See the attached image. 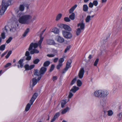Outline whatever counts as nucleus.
<instances>
[{"label":"nucleus","mask_w":122,"mask_h":122,"mask_svg":"<svg viewBox=\"0 0 122 122\" xmlns=\"http://www.w3.org/2000/svg\"><path fill=\"white\" fill-rule=\"evenodd\" d=\"M22 15V13L21 12L17 16L20 17L18 20L19 22L22 24H29L31 22L30 20L32 18V16L29 14Z\"/></svg>","instance_id":"f257e3e1"},{"label":"nucleus","mask_w":122,"mask_h":122,"mask_svg":"<svg viewBox=\"0 0 122 122\" xmlns=\"http://www.w3.org/2000/svg\"><path fill=\"white\" fill-rule=\"evenodd\" d=\"M38 46L37 44L36 43H31L28 49L29 51H30V54H33L35 53H39V51L35 49L37 48Z\"/></svg>","instance_id":"f03ea898"},{"label":"nucleus","mask_w":122,"mask_h":122,"mask_svg":"<svg viewBox=\"0 0 122 122\" xmlns=\"http://www.w3.org/2000/svg\"><path fill=\"white\" fill-rule=\"evenodd\" d=\"M9 5V1L5 0H3L2 3V7L0 11V14L1 15H3L6 10L8 6Z\"/></svg>","instance_id":"7ed1b4c3"},{"label":"nucleus","mask_w":122,"mask_h":122,"mask_svg":"<svg viewBox=\"0 0 122 122\" xmlns=\"http://www.w3.org/2000/svg\"><path fill=\"white\" fill-rule=\"evenodd\" d=\"M26 7L27 8H28L29 7L28 5L25 3H23L19 5V10L17 9L15 10V12L18 13L20 11H23L25 9V7Z\"/></svg>","instance_id":"20e7f679"},{"label":"nucleus","mask_w":122,"mask_h":122,"mask_svg":"<svg viewBox=\"0 0 122 122\" xmlns=\"http://www.w3.org/2000/svg\"><path fill=\"white\" fill-rule=\"evenodd\" d=\"M62 34L63 36L67 39H70L72 36L71 33L70 32H66L64 30L62 31Z\"/></svg>","instance_id":"39448f33"},{"label":"nucleus","mask_w":122,"mask_h":122,"mask_svg":"<svg viewBox=\"0 0 122 122\" xmlns=\"http://www.w3.org/2000/svg\"><path fill=\"white\" fill-rule=\"evenodd\" d=\"M101 98L105 97L109 94L108 91L105 89L100 90Z\"/></svg>","instance_id":"423d86ee"},{"label":"nucleus","mask_w":122,"mask_h":122,"mask_svg":"<svg viewBox=\"0 0 122 122\" xmlns=\"http://www.w3.org/2000/svg\"><path fill=\"white\" fill-rule=\"evenodd\" d=\"M41 78V77H39L37 79V80H36L35 78H33L32 79V80L30 82V85H31L32 86H34L35 85H36L37 82L40 80Z\"/></svg>","instance_id":"0eeeda50"},{"label":"nucleus","mask_w":122,"mask_h":122,"mask_svg":"<svg viewBox=\"0 0 122 122\" xmlns=\"http://www.w3.org/2000/svg\"><path fill=\"white\" fill-rule=\"evenodd\" d=\"M55 39L57 42L60 43H63L64 41V39L59 36H56L55 38Z\"/></svg>","instance_id":"6e6552de"},{"label":"nucleus","mask_w":122,"mask_h":122,"mask_svg":"<svg viewBox=\"0 0 122 122\" xmlns=\"http://www.w3.org/2000/svg\"><path fill=\"white\" fill-rule=\"evenodd\" d=\"M93 95L95 97L99 98H101L100 90L95 91L93 93Z\"/></svg>","instance_id":"1a4fd4ad"},{"label":"nucleus","mask_w":122,"mask_h":122,"mask_svg":"<svg viewBox=\"0 0 122 122\" xmlns=\"http://www.w3.org/2000/svg\"><path fill=\"white\" fill-rule=\"evenodd\" d=\"M84 72V69L83 68H81L79 72L78 76L80 78H82L83 77Z\"/></svg>","instance_id":"9d476101"},{"label":"nucleus","mask_w":122,"mask_h":122,"mask_svg":"<svg viewBox=\"0 0 122 122\" xmlns=\"http://www.w3.org/2000/svg\"><path fill=\"white\" fill-rule=\"evenodd\" d=\"M34 66L35 65L33 64L31 65L30 66L28 64H27L24 67L25 69V70H30L33 68Z\"/></svg>","instance_id":"9b49d317"},{"label":"nucleus","mask_w":122,"mask_h":122,"mask_svg":"<svg viewBox=\"0 0 122 122\" xmlns=\"http://www.w3.org/2000/svg\"><path fill=\"white\" fill-rule=\"evenodd\" d=\"M83 22V21L82 20L81 22L79 23L77 25L78 27L80 28L81 30L83 29L85 27V25Z\"/></svg>","instance_id":"f8f14e48"},{"label":"nucleus","mask_w":122,"mask_h":122,"mask_svg":"<svg viewBox=\"0 0 122 122\" xmlns=\"http://www.w3.org/2000/svg\"><path fill=\"white\" fill-rule=\"evenodd\" d=\"M38 95V94L36 93H35L33 95L30 101L32 102V104L33 103L35 100L36 99Z\"/></svg>","instance_id":"ddd939ff"},{"label":"nucleus","mask_w":122,"mask_h":122,"mask_svg":"<svg viewBox=\"0 0 122 122\" xmlns=\"http://www.w3.org/2000/svg\"><path fill=\"white\" fill-rule=\"evenodd\" d=\"M51 32L55 34H58L59 32V30L56 27H54L51 29Z\"/></svg>","instance_id":"4468645a"},{"label":"nucleus","mask_w":122,"mask_h":122,"mask_svg":"<svg viewBox=\"0 0 122 122\" xmlns=\"http://www.w3.org/2000/svg\"><path fill=\"white\" fill-rule=\"evenodd\" d=\"M60 115V113L59 112L56 113L54 115L53 117L51 120L50 122H53L58 118Z\"/></svg>","instance_id":"2eb2a0df"},{"label":"nucleus","mask_w":122,"mask_h":122,"mask_svg":"<svg viewBox=\"0 0 122 122\" xmlns=\"http://www.w3.org/2000/svg\"><path fill=\"white\" fill-rule=\"evenodd\" d=\"M32 102H30V103H28L27 105H26L25 110L26 112H27L30 109L31 106L33 104H32Z\"/></svg>","instance_id":"dca6fc26"},{"label":"nucleus","mask_w":122,"mask_h":122,"mask_svg":"<svg viewBox=\"0 0 122 122\" xmlns=\"http://www.w3.org/2000/svg\"><path fill=\"white\" fill-rule=\"evenodd\" d=\"M23 60L22 59H20L18 61V63L19 64L18 65V68H19L20 67L22 68L23 67Z\"/></svg>","instance_id":"f3484780"},{"label":"nucleus","mask_w":122,"mask_h":122,"mask_svg":"<svg viewBox=\"0 0 122 122\" xmlns=\"http://www.w3.org/2000/svg\"><path fill=\"white\" fill-rule=\"evenodd\" d=\"M79 88L76 86H73L70 90V92H72L74 93H75L76 91L78 90Z\"/></svg>","instance_id":"a211bd4d"},{"label":"nucleus","mask_w":122,"mask_h":122,"mask_svg":"<svg viewBox=\"0 0 122 122\" xmlns=\"http://www.w3.org/2000/svg\"><path fill=\"white\" fill-rule=\"evenodd\" d=\"M71 63V60H69L66 63V70H67L69 68L71 67L70 66Z\"/></svg>","instance_id":"6ab92c4d"},{"label":"nucleus","mask_w":122,"mask_h":122,"mask_svg":"<svg viewBox=\"0 0 122 122\" xmlns=\"http://www.w3.org/2000/svg\"><path fill=\"white\" fill-rule=\"evenodd\" d=\"M77 5H75L73 6L72 7L70 10L69 12L70 13H72L76 8L77 7Z\"/></svg>","instance_id":"aec40b11"},{"label":"nucleus","mask_w":122,"mask_h":122,"mask_svg":"<svg viewBox=\"0 0 122 122\" xmlns=\"http://www.w3.org/2000/svg\"><path fill=\"white\" fill-rule=\"evenodd\" d=\"M63 28L65 30L68 31H71V28L69 26L66 25L64 24Z\"/></svg>","instance_id":"412c9836"},{"label":"nucleus","mask_w":122,"mask_h":122,"mask_svg":"<svg viewBox=\"0 0 122 122\" xmlns=\"http://www.w3.org/2000/svg\"><path fill=\"white\" fill-rule=\"evenodd\" d=\"M46 70V68L44 67H42L41 69L40 72L41 74H43Z\"/></svg>","instance_id":"4be33fe9"},{"label":"nucleus","mask_w":122,"mask_h":122,"mask_svg":"<svg viewBox=\"0 0 122 122\" xmlns=\"http://www.w3.org/2000/svg\"><path fill=\"white\" fill-rule=\"evenodd\" d=\"M62 16L61 14L59 13L56 16V21L59 20L61 18Z\"/></svg>","instance_id":"5701e85b"},{"label":"nucleus","mask_w":122,"mask_h":122,"mask_svg":"<svg viewBox=\"0 0 122 122\" xmlns=\"http://www.w3.org/2000/svg\"><path fill=\"white\" fill-rule=\"evenodd\" d=\"M107 115L109 116H112L113 113V111L112 110H110L107 112Z\"/></svg>","instance_id":"b1692460"},{"label":"nucleus","mask_w":122,"mask_h":122,"mask_svg":"<svg viewBox=\"0 0 122 122\" xmlns=\"http://www.w3.org/2000/svg\"><path fill=\"white\" fill-rule=\"evenodd\" d=\"M118 120L120 121L122 120V112L120 113L117 115Z\"/></svg>","instance_id":"393cba45"},{"label":"nucleus","mask_w":122,"mask_h":122,"mask_svg":"<svg viewBox=\"0 0 122 122\" xmlns=\"http://www.w3.org/2000/svg\"><path fill=\"white\" fill-rule=\"evenodd\" d=\"M91 16L90 15H88L87 16L85 19V21L86 23L89 22L91 20Z\"/></svg>","instance_id":"a878e982"},{"label":"nucleus","mask_w":122,"mask_h":122,"mask_svg":"<svg viewBox=\"0 0 122 122\" xmlns=\"http://www.w3.org/2000/svg\"><path fill=\"white\" fill-rule=\"evenodd\" d=\"M47 43L49 44L53 45L55 44L54 40H48L47 41Z\"/></svg>","instance_id":"bb28decb"},{"label":"nucleus","mask_w":122,"mask_h":122,"mask_svg":"<svg viewBox=\"0 0 122 122\" xmlns=\"http://www.w3.org/2000/svg\"><path fill=\"white\" fill-rule=\"evenodd\" d=\"M43 38H40V39L38 43V44H37L40 49H41V45L43 41Z\"/></svg>","instance_id":"cd10ccee"},{"label":"nucleus","mask_w":122,"mask_h":122,"mask_svg":"<svg viewBox=\"0 0 122 122\" xmlns=\"http://www.w3.org/2000/svg\"><path fill=\"white\" fill-rule=\"evenodd\" d=\"M69 110V108L68 107H66V108L62 110L61 114H63L65 113Z\"/></svg>","instance_id":"c85d7f7f"},{"label":"nucleus","mask_w":122,"mask_h":122,"mask_svg":"<svg viewBox=\"0 0 122 122\" xmlns=\"http://www.w3.org/2000/svg\"><path fill=\"white\" fill-rule=\"evenodd\" d=\"M16 27L15 26L12 25L11 28L10 29V31L11 32H13L16 30Z\"/></svg>","instance_id":"c756f323"},{"label":"nucleus","mask_w":122,"mask_h":122,"mask_svg":"<svg viewBox=\"0 0 122 122\" xmlns=\"http://www.w3.org/2000/svg\"><path fill=\"white\" fill-rule=\"evenodd\" d=\"M34 74L38 76H39V77L41 76V75L42 74L40 72V71H38L37 70L36 71L35 73H34Z\"/></svg>","instance_id":"7c9ffc66"},{"label":"nucleus","mask_w":122,"mask_h":122,"mask_svg":"<svg viewBox=\"0 0 122 122\" xmlns=\"http://www.w3.org/2000/svg\"><path fill=\"white\" fill-rule=\"evenodd\" d=\"M83 10L85 11H87L88 10V7L86 5H83Z\"/></svg>","instance_id":"2f4dec72"},{"label":"nucleus","mask_w":122,"mask_h":122,"mask_svg":"<svg viewBox=\"0 0 122 122\" xmlns=\"http://www.w3.org/2000/svg\"><path fill=\"white\" fill-rule=\"evenodd\" d=\"M29 29L27 28L25 31L24 33L23 34L22 36L24 37H25L26 36L27 33L29 32Z\"/></svg>","instance_id":"473e14b6"},{"label":"nucleus","mask_w":122,"mask_h":122,"mask_svg":"<svg viewBox=\"0 0 122 122\" xmlns=\"http://www.w3.org/2000/svg\"><path fill=\"white\" fill-rule=\"evenodd\" d=\"M69 18L72 20H74L75 18V14L73 13L69 16Z\"/></svg>","instance_id":"72a5a7b5"},{"label":"nucleus","mask_w":122,"mask_h":122,"mask_svg":"<svg viewBox=\"0 0 122 122\" xmlns=\"http://www.w3.org/2000/svg\"><path fill=\"white\" fill-rule=\"evenodd\" d=\"M66 103V102L65 100H63L62 101L61 103V107H63Z\"/></svg>","instance_id":"f704fd0d"},{"label":"nucleus","mask_w":122,"mask_h":122,"mask_svg":"<svg viewBox=\"0 0 122 122\" xmlns=\"http://www.w3.org/2000/svg\"><path fill=\"white\" fill-rule=\"evenodd\" d=\"M81 30L80 29V28H77L76 30V35L78 36V35L81 32V30Z\"/></svg>","instance_id":"c9c22d12"},{"label":"nucleus","mask_w":122,"mask_h":122,"mask_svg":"<svg viewBox=\"0 0 122 122\" xmlns=\"http://www.w3.org/2000/svg\"><path fill=\"white\" fill-rule=\"evenodd\" d=\"M82 82L79 80H78L77 81V85L78 86H81L82 85Z\"/></svg>","instance_id":"e433bc0d"},{"label":"nucleus","mask_w":122,"mask_h":122,"mask_svg":"<svg viewBox=\"0 0 122 122\" xmlns=\"http://www.w3.org/2000/svg\"><path fill=\"white\" fill-rule=\"evenodd\" d=\"M50 63V62L49 61H46L43 64V66L45 67L48 66L49 65Z\"/></svg>","instance_id":"4c0bfd02"},{"label":"nucleus","mask_w":122,"mask_h":122,"mask_svg":"<svg viewBox=\"0 0 122 122\" xmlns=\"http://www.w3.org/2000/svg\"><path fill=\"white\" fill-rule=\"evenodd\" d=\"M5 45H3L0 46V50L1 51H3L5 49Z\"/></svg>","instance_id":"58836bf2"},{"label":"nucleus","mask_w":122,"mask_h":122,"mask_svg":"<svg viewBox=\"0 0 122 122\" xmlns=\"http://www.w3.org/2000/svg\"><path fill=\"white\" fill-rule=\"evenodd\" d=\"M93 5H94L95 6H96L98 5V2L97 0H94L93 1Z\"/></svg>","instance_id":"ea45409f"},{"label":"nucleus","mask_w":122,"mask_h":122,"mask_svg":"<svg viewBox=\"0 0 122 122\" xmlns=\"http://www.w3.org/2000/svg\"><path fill=\"white\" fill-rule=\"evenodd\" d=\"M11 53L12 51H10L8 52L6 55L5 56V58L6 59L8 58L9 57L10 55L11 54Z\"/></svg>","instance_id":"a19ab883"},{"label":"nucleus","mask_w":122,"mask_h":122,"mask_svg":"<svg viewBox=\"0 0 122 122\" xmlns=\"http://www.w3.org/2000/svg\"><path fill=\"white\" fill-rule=\"evenodd\" d=\"M71 48V46H67L66 48L65 49L64 52L65 53H66L67 51L70 50V48Z\"/></svg>","instance_id":"79ce46f5"},{"label":"nucleus","mask_w":122,"mask_h":122,"mask_svg":"<svg viewBox=\"0 0 122 122\" xmlns=\"http://www.w3.org/2000/svg\"><path fill=\"white\" fill-rule=\"evenodd\" d=\"M40 61L39 59H37L34 60L33 61V63L35 64H36L38 63Z\"/></svg>","instance_id":"37998d69"},{"label":"nucleus","mask_w":122,"mask_h":122,"mask_svg":"<svg viewBox=\"0 0 122 122\" xmlns=\"http://www.w3.org/2000/svg\"><path fill=\"white\" fill-rule=\"evenodd\" d=\"M64 58H60L58 61V63H61V64H62V63L64 61Z\"/></svg>","instance_id":"c03bdc74"},{"label":"nucleus","mask_w":122,"mask_h":122,"mask_svg":"<svg viewBox=\"0 0 122 122\" xmlns=\"http://www.w3.org/2000/svg\"><path fill=\"white\" fill-rule=\"evenodd\" d=\"M62 64H61L60 63H58V65L56 66V68L57 69H59L62 66Z\"/></svg>","instance_id":"a18cd8bd"},{"label":"nucleus","mask_w":122,"mask_h":122,"mask_svg":"<svg viewBox=\"0 0 122 122\" xmlns=\"http://www.w3.org/2000/svg\"><path fill=\"white\" fill-rule=\"evenodd\" d=\"M55 54H48L47 55V56L50 57H54L55 55Z\"/></svg>","instance_id":"49530a36"},{"label":"nucleus","mask_w":122,"mask_h":122,"mask_svg":"<svg viewBox=\"0 0 122 122\" xmlns=\"http://www.w3.org/2000/svg\"><path fill=\"white\" fill-rule=\"evenodd\" d=\"M64 25V24H59L57 25V26L58 27L60 28H63Z\"/></svg>","instance_id":"de8ad7c7"},{"label":"nucleus","mask_w":122,"mask_h":122,"mask_svg":"<svg viewBox=\"0 0 122 122\" xmlns=\"http://www.w3.org/2000/svg\"><path fill=\"white\" fill-rule=\"evenodd\" d=\"M12 38L11 37H10L9 39L6 41V43L8 44L12 40Z\"/></svg>","instance_id":"09e8293b"},{"label":"nucleus","mask_w":122,"mask_h":122,"mask_svg":"<svg viewBox=\"0 0 122 122\" xmlns=\"http://www.w3.org/2000/svg\"><path fill=\"white\" fill-rule=\"evenodd\" d=\"M76 78H75L72 80L71 83V85H73V84H74L75 82L76 81Z\"/></svg>","instance_id":"8fccbe9b"},{"label":"nucleus","mask_w":122,"mask_h":122,"mask_svg":"<svg viewBox=\"0 0 122 122\" xmlns=\"http://www.w3.org/2000/svg\"><path fill=\"white\" fill-rule=\"evenodd\" d=\"M99 61V59H97L96 61H95L94 63V66H97V64H98V62Z\"/></svg>","instance_id":"3c124183"},{"label":"nucleus","mask_w":122,"mask_h":122,"mask_svg":"<svg viewBox=\"0 0 122 122\" xmlns=\"http://www.w3.org/2000/svg\"><path fill=\"white\" fill-rule=\"evenodd\" d=\"M9 27L8 26H6L5 27L4 30L7 33H9V31H8V29Z\"/></svg>","instance_id":"603ef678"},{"label":"nucleus","mask_w":122,"mask_h":122,"mask_svg":"<svg viewBox=\"0 0 122 122\" xmlns=\"http://www.w3.org/2000/svg\"><path fill=\"white\" fill-rule=\"evenodd\" d=\"M64 20L65 21L67 22H69L70 21V20L69 18L68 17H65L64 18Z\"/></svg>","instance_id":"864d4df0"},{"label":"nucleus","mask_w":122,"mask_h":122,"mask_svg":"<svg viewBox=\"0 0 122 122\" xmlns=\"http://www.w3.org/2000/svg\"><path fill=\"white\" fill-rule=\"evenodd\" d=\"M73 94L71 92H69V94L68 95V98H71L73 96Z\"/></svg>","instance_id":"5fc2aeb1"},{"label":"nucleus","mask_w":122,"mask_h":122,"mask_svg":"<svg viewBox=\"0 0 122 122\" xmlns=\"http://www.w3.org/2000/svg\"><path fill=\"white\" fill-rule=\"evenodd\" d=\"M54 66L53 65H52L51 66L50 69V72H51L54 69Z\"/></svg>","instance_id":"6e6d98bb"},{"label":"nucleus","mask_w":122,"mask_h":122,"mask_svg":"<svg viewBox=\"0 0 122 122\" xmlns=\"http://www.w3.org/2000/svg\"><path fill=\"white\" fill-rule=\"evenodd\" d=\"M93 6V3L90 2L89 4V7L92 8Z\"/></svg>","instance_id":"4d7b16f0"},{"label":"nucleus","mask_w":122,"mask_h":122,"mask_svg":"<svg viewBox=\"0 0 122 122\" xmlns=\"http://www.w3.org/2000/svg\"><path fill=\"white\" fill-rule=\"evenodd\" d=\"M1 36L2 37V38L3 39H4L5 37V33H2L1 34Z\"/></svg>","instance_id":"13d9d810"},{"label":"nucleus","mask_w":122,"mask_h":122,"mask_svg":"<svg viewBox=\"0 0 122 122\" xmlns=\"http://www.w3.org/2000/svg\"><path fill=\"white\" fill-rule=\"evenodd\" d=\"M11 64L10 63H8L6 64V65L4 67L5 68H7L8 66H10Z\"/></svg>","instance_id":"bf43d9fd"},{"label":"nucleus","mask_w":122,"mask_h":122,"mask_svg":"<svg viewBox=\"0 0 122 122\" xmlns=\"http://www.w3.org/2000/svg\"><path fill=\"white\" fill-rule=\"evenodd\" d=\"M45 30H44L42 31V32L41 33L40 37V38H43L44 37L42 36V35L43 34L44 32L45 31Z\"/></svg>","instance_id":"052dcab7"},{"label":"nucleus","mask_w":122,"mask_h":122,"mask_svg":"<svg viewBox=\"0 0 122 122\" xmlns=\"http://www.w3.org/2000/svg\"><path fill=\"white\" fill-rule=\"evenodd\" d=\"M7 52V51H6L4 52L1 55V57H2L4 56Z\"/></svg>","instance_id":"680f3d73"},{"label":"nucleus","mask_w":122,"mask_h":122,"mask_svg":"<svg viewBox=\"0 0 122 122\" xmlns=\"http://www.w3.org/2000/svg\"><path fill=\"white\" fill-rule=\"evenodd\" d=\"M27 57L26 58V60H30L31 58V56H27Z\"/></svg>","instance_id":"e2e57ef3"},{"label":"nucleus","mask_w":122,"mask_h":122,"mask_svg":"<svg viewBox=\"0 0 122 122\" xmlns=\"http://www.w3.org/2000/svg\"><path fill=\"white\" fill-rule=\"evenodd\" d=\"M58 59V58H55L54 59L53 62L55 63L57 61Z\"/></svg>","instance_id":"0e129e2a"},{"label":"nucleus","mask_w":122,"mask_h":122,"mask_svg":"<svg viewBox=\"0 0 122 122\" xmlns=\"http://www.w3.org/2000/svg\"><path fill=\"white\" fill-rule=\"evenodd\" d=\"M29 55V53L28 51H26L25 53V56H28Z\"/></svg>","instance_id":"69168bd1"},{"label":"nucleus","mask_w":122,"mask_h":122,"mask_svg":"<svg viewBox=\"0 0 122 122\" xmlns=\"http://www.w3.org/2000/svg\"><path fill=\"white\" fill-rule=\"evenodd\" d=\"M57 77L56 76H54L52 78L53 80V81H55L57 80Z\"/></svg>","instance_id":"338daca9"},{"label":"nucleus","mask_w":122,"mask_h":122,"mask_svg":"<svg viewBox=\"0 0 122 122\" xmlns=\"http://www.w3.org/2000/svg\"><path fill=\"white\" fill-rule=\"evenodd\" d=\"M92 58V56L91 55H90L88 57V58L90 59H91Z\"/></svg>","instance_id":"774afa93"}]
</instances>
